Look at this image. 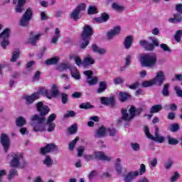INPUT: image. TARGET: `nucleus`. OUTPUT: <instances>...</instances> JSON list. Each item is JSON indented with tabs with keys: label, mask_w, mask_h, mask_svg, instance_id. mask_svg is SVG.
Instances as JSON below:
<instances>
[{
	"label": "nucleus",
	"mask_w": 182,
	"mask_h": 182,
	"mask_svg": "<svg viewBox=\"0 0 182 182\" xmlns=\"http://www.w3.org/2000/svg\"><path fill=\"white\" fill-rule=\"evenodd\" d=\"M43 164L46 166V167H52L53 166V159L50 157V156H46L45 160L43 161Z\"/></svg>",
	"instance_id": "473e14b6"
},
{
	"label": "nucleus",
	"mask_w": 182,
	"mask_h": 182,
	"mask_svg": "<svg viewBox=\"0 0 182 182\" xmlns=\"http://www.w3.org/2000/svg\"><path fill=\"white\" fill-rule=\"evenodd\" d=\"M129 112V114L126 109H122L121 110V119H119V122H122V120H124V122H131L133 120V119H134L133 117V113L134 112V108H130Z\"/></svg>",
	"instance_id": "9b49d317"
},
{
	"label": "nucleus",
	"mask_w": 182,
	"mask_h": 182,
	"mask_svg": "<svg viewBox=\"0 0 182 182\" xmlns=\"http://www.w3.org/2000/svg\"><path fill=\"white\" fill-rule=\"evenodd\" d=\"M92 35H93V28L89 25H85L81 34V41H82V43L80 45L81 49H85L87 47Z\"/></svg>",
	"instance_id": "7ed1b4c3"
},
{
	"label": "nucleus",
	"mask_w": 182,
	"mask_h": 182,
	"mask_svg": "<svg viewBox=\"0 0 182 182\" xmlns=\"http://www.w3.org/2000/svg\"><path fill=\"white\" fill-rule=\"evenodd\" d=\"M180 178V173L176 171L174 173V175L171 178V182H176V180H178Z\"/></svg>",
	"instance_id": "680f3d73"
},
{
	"label": "nucleus",
	"mask_w": 182,
	"mask_h": 182,
	"mask_svg": "<svg viewBox=\"0 0 182 182\" xmlns=\"http://www.w3.org/2000/svg\"><path fill=\"white\" fill-rule=\"evenodd\" d=\"M174 162L171 159H168V161L164 164V167L166 170H170L171 167H173V164Z\"/></svg>",
	"instance_id": "4d7b16f0"
},
{
	"label": "nucleus",
	"mask_w": 182,
	"mask_h": 182,
	"mask_svg": "<svg viewBox=\"0 0 182 182\" xmlns=\"http://www.w3.org/2000/svg\"><path fill=\"white\" fill-rule=\"evenodd\" d=\"M168 22L171 23H180V22H182L181 14L178 13L173 14V18H168Z\"/></svg>",
	"instance_id": "bb28decb"
},
{
	"label": "nucleus",
	"mask_w": 182,
	"mask_h": 182,
	"mask_svg": "<svg viewBox=\"0 0 182 182\" xmlns=\"http://www.w3.org/2000/svg\"><path fill=\"white\" fill-rule=\"evenodd\" d=\"M25 4H26V0H17V5L15 7V12L16 14H22L25 11Z\"/></svg>",
	"instance_id": "aec40b11"
},
{
	"label": "nucleus",
	"mask_w": 182,
	"mask_h": 182,
	"mask_svg": "<svg viewBox=\"0 0 182 182\" xmlns=\"http://www.w3.org/2000/svg\"><path fill=\"white\" fill-rule=\"evenodd\" d=\"M36 107L40 115L33 114L30 118V124L33 127V132H46L45 126H48L47 132L52 133L56 125L53 122H46V118H45L48 112H50V109L47 105H44L43 102H37Z\"/></svg>",
	"instance_id": "f257e3e1"
},
{
	"label": "nucleus",
	"mask_w": 182,
	"mask_h": 182,
	"mask_svg": "<svg viewBox=\"0 0 182 182\" xmlns=\"http://www.w3.org/2000/svg\"><path fill=\"white\" fill-rule=\"evenodd\" d=\"M12 159L10 162V167L13 168H23L25 166H21V161L23 159V154L19 152H14L11 154Z\"/></svg>",
	"instance_id": "39448f33"
},
{
	"label": "nucleus",
	"mask_w": 182,
	"mask_h": 182,
	"mask_svg": "<svg viewBox=\"0 0 182 182\" xmlns=\"http://www.w3.org/2000/svg\"><path fill=\"white\" fill-rule=\"evenodd\" d=\"M56 69L58 72H65L68 69H70V65L69 63H63L60 65L56 67Z\"/></svg>",
	"instance_id": "2f4dec72"
},
{
	"label": "nucleus",
	"mask_w": 182,
	"mask_h": 182,
	"mask_svg": "<svg viewBox=\"0 0 182 182\" xmlns=\"http://www.w3.org/2000/svg\"><path fill=\"white\" fill-rule=\"evenodd\" d=\"M70 18L76 22L78 19H80V13L77 10L74 9L70 14Z\"/></svg>",
	"instance_id": "f704fd0d"
},
{
	"label": "nucleus",
	"mask_w": 182,
	"mask_h": 182,
	"mask_svg": "<svg viewBox=\"0 0 182 182\" xmlns=\"http://www.w3.org/2000/svg\"><path fill=\"white\" fill-rule=\"evenodd\" d=\"M107 133H109V136H116V133H117V132L114 128H112V129L107 128Z\"/></svg>",
	"instance_id": "052dcab7"
},
{
	"label": "nucleus",
	"mask_w": 182,
	"mask_h": 182,
	"mask_svg": "<svg viewBox=\"0 0 182 182\" xmlns=\"http://www.w3.org/2000/svg\"><path fill=\"white\" fill-rule=\"evenodd\" d=\"M39 95H42V96H45L48 99H52L53 97V95H52V92L50 90L45 88V87H41L39 90Z\"/></svg>",
	"instance_id": "393cba45"
},
{
	"label": "nucleus",
	"mask_w": 182,
	"mask_h": 182,
	"mask_svg": "<svg viewBox=\"0 0 182 182\" xmlns=\"http://www.w3.org/2000/svg\"><path fill=\"white\" fill-rule=\"evenodd\" d=\"M0 143L5 153H8V150H9V147H11V139H9V136L6 134H1Z\"/></svg>",
	"instance_id": "9d476101"
},
{
	"label": "nucleus",
	"mask_w": 182,
	"mask_h": 182,
	"mask_svg": "<svg viewBox=\"0 0 182 182\" xmlns=\"http://www.w3.org/2000/svg\"><path fill=\"white\" fill-rule=\"evenodd\" d=\"M68 132L69 134H75V133L77 132V125L76 124H73L68 128Z\"/></svg>",
	"instance_id": "de8ad7c7"
},
{
	"label": "nucleus",
	"mask_w": 182,
	"mask_h": 182,
	"mask_svg": "<svg viewBox=\"0 0 182 182\" xmlns=\"http://www.w3.org/2000/svg\"><path fill=\"white\" fill-rule=\"evenodd\" d=\"M56 119V115L55 114H51L47 119L46 123H53V121Z\"/></svg>",
	"instance_id": "0e129e2a"
},
{
	"label": "nucleus",
	"mask_w": 182,
	"mask_h": 182,
	"mask_svg": "<svg viewBox=\"0 0 182 182\" xmlns=\"http://www.w3.org/2000/svg\"><path fill=\"white\" fill-rule=\"evenodd\" d=\"M26 124V119L23 117H18L16 119V125L17 127H22Z\"/></svg>",
	"instance_id": "7c9ffc66"
},
{
	"label": "nucleus",
	"mask_w": 182,
	"mask_h": 182,
	"mask_svg": "<svg viewBox=\"0 0 182 182\" xmlns=\"http://www.w3.org/2000/svg\"><path fill=\"white\" fill-rule=\"evenodd\" d=\"M107 134V128L105 127H100L95 132V139H99L100 137H105Z\"/></svg>",
	"instance_id": "4be33fe9"
},
{
	"label": "nucleus",
	"mask_w": 182,
	"mask_h": 182,
	"mask_svg": "<svg viewBox=\"0 0 182 182\" xmlns=\"http://www.w3.org/2000/svg\"><path fill=\"white\" fill-rule=\"evenodd\" d=\"M79 141V137L77 136L74 140H73L70 144H69V150H73L75 149V146H76V143Z\"/></svg>",
	"instance_id": "5fc2aeb1"
},
{
	"label": "nucleus",
	"mask_w": 182,
	"mask_h": 182,
	"mask_svg": "<svg viewBox=\"0 0 182 182\" xmlns=\"http://www.w3.org/2000/svg\"><path fill=\"white\" fill-rule=\"evenodd\" d=\"M166 139L168 140V144L171 146H176V144H178V141L174 138H172L170 135H168Z\"/></svg>",
	"instance_id": "37998d69"
},
{
	"label": "nucleus",
	"mask_w": 182,
	"mask_h": 182,
	"mask_svg": "<svg viewBox=\"0 0 182 182\" xmlns=\"http://www.w3.org/2000/svg\"><path fill=\"white\" fill-rule=\"evenodd\" d=\"M122 32V28L119 26H117L107 33V38L108 41H112L114 36L120 35Z\"/></svg>",
	"instance_id": "2eb2a0df"
},
{
	"label": "nucleus",
	"mask_w": 182,
	"mask_h": 182,
	"mask_svg": "<svg viewBox=\"0 0 182 182\" xmlns=\"http://www.w3.org/2000/svg\"><path fill=\"white\" fill-rule=\"evenodd\" d=\"M59 60H60V58L58 56H55L46 60L45 61V64L47 66H50L52 65H58V63H59Z\"/></svg>",
	"instance_id": "a878e982"
},
{
	"label": "nucleus",
	"mask_w": 182,
	"mask_h": 182,
	"mask_svg": "<svg viewBox=\"0 0 182 182\" xmlns=\"http://www.w3.org/2000/svg\"><path fill=\"white\" fill-rule=\"evenodd\" d=\"M101 104L104 106H110V107H114L116 106V100H114V96L111 97H101L100 98Z\"/></svg>",
	"instance_id": "f8f14e48"
},
{
	"label": "nucleus",
	"mask_w": 182,
	"mask_h": 182,
	"mask_svg": "<svg viewBox=\"0 0 182 182\" xmlns=\"http://www.w3.org/2000/svg\"><path fill=\"white\" fill-rule=\"evenodd\" d=\"M175 9H176V12H178V14H180L181 15H182V4H176Z\"/></svg>",
	"instance_id": "338daca9"
},
{
	"label": "nucleus",
	"mask_w": 182,
	"mask_h": 182,
	"mask_svg": "<svg viewBox=\"0 0 182 182\" xmlns=\"http://www.w3.org/2000/svg\"><path fill=\"white\" fill-rule=\"evenodd\" d=\"M95 61L92 55L87 54L85 55L82 60V65L84 68H87L88 66H92V65H95Z\"/></svg>",
	"instance_id": "dca6fc26"
},
{
	"label": "nucleus",
	"mask_w": 182,
	"mask_h": 182,
	"mask_svg": "<svg viewBox=\"0 0 182 182\" xmlns=\"http://www.w3.org/2000/svg\"><path fill=\"white\" fill-rule=\"evenodd\" d=\"M39 97H40L39 92H35L31 95H24L22 97V99L25 100V104L27 106H31V105H32V103H33L35 100H38Z\"/></svg>",
	"instance_id": "ddd939ff"
},
{
	"label": "nucleus",
	"mask_w": 182,
	"mask_h": 182,
	"mask_svg": "<svg viewBox=\"0 0 182 182\" xmlns=\"http://www.w3.org/2000/svg\"><path fill=\"white\" fill-rule=\"evenodd\" d=\"M53 151H59V147L55 144H48L44 147L40 148V154L46 156L48 153H53Z\"/></svg>",
	"instance_id": "6e6552de"
},
{
	"label": "nucleus",
	"mask_w": 182,
	"mask_h": 182,
	"mask_svg": "<svg viewBox=\"0 0 182 182\" xmlns=\"http://www.w3.org/2000/svg\"><path fill=\"white\" fill-rule=\"evenodd\" d=\"M59 96L61 97L63 105H66L69 102V95L65 92H60Z\"/></svg>",
	"instance_id": "79ce46f5"
},
{
	"label": "nucleus",
	"mask_w": 182,
	"mask_h": 182,
	"mask_svg": "<svg viewBox=\"0 0 182 182\" xmlns=\"http://www.w3.org/2000/svg\"><path fill=\"white\" fill-rule=\"evenodd\" d=\"M112 8L114 9V11H116L117 12H123V11H124V6L117 3H113L112 5Z\"/></svg>",
	"instance_id": "ea45409f"
},
{
	"label": "nucleus",
	"mask_w": 182,
	"mask_h": 182,
	"mask_svg": "<svg viewBox=\"0 0 182 182\" xmlns=\"http://www.w3.org/2000/svg\"><path fill=\"white\" fill-rule=\"evenodd\" d=\"M110 19V16L107 13H102L100 17L94 18L95 22L97 23H105Z\"/></svg>",
	"instance_id": "f3484780"
},
{
	"label": "nucleus",
	"mask_w": 182,
	"mask_h": 182,
	"mask_svg": "<svg viewBox=\"0 0 182 182\" xmlns=\"http://www.w3.org/2000/svg\"><path fill=\"white\" fill-rule=\"evenodd\" d=\"M71 75L74 79L79 80L80 79V74L79 73V70L76 68H73L70 69Z\"/></svg>",
	"instance_id": "e433bc0d"
},
{
	"label": "nucleus",
	"mask_w": 182,
	"mask_h": 182,
	"mask_svg": "<svg viewBox=\"0 0 182 182\" xmlns=\"http://www.w3.org/2000/svg\"><path fill=\"white\" fill-rule=\"evenodd\" d=\"M91 49L95 53H98L99 55H105V53L107 52L106 49L97 46L96 44H92Z\"/></svg>",
	"instance_id": "b1692460"
},
{
	"label": "nucleus",
	"mask_w": 182,
	"mask_h": 182,
	"mask_svg": "<svg viewBox=\"0 0 182 182\" xmlns=\"http://www.w3.org/2000/svg\"><path fill=\"white\" fill-rule=\"evenodd\" d=\"M17 176H18V170L15 168H11L9 172L8 179L9 180V181H11V180H12L14 177H16Z\"/></svg>",
	"instance_id": "58836bf2"
},
{
	"label": "nucleus",
	"mask_w": 182,
	"mask_h": 182,
	"mask_svg": "<svg viewBox=\"0 0 182 182\" xmlns=\"http://www.w3.org/2000/svg\"><path fill=\"white\" fill-rule=\"evenodd\" d=\"M93 107H95V106L92 105L90 102H85L80 105V109H85V110L93 109Z\"/></svg>",
	"instance_id": "a18cd8bd"
},
{
	"label": "nucleus",
	"mask_w": 182,
	"mask_h": 182,
	"mask_svg": "<svg viewBox=\"0 0 182 182\" xmlns=\"http://www.w3.org/2000/svg\"><path fill=\"white\" fill-rule=\"evenodd\" d=\"M21 55V50L19 49H16L15 50L13 51L11 58V62H16L18 59H19V56Z\"/></svg>",
	"instance_id": "72a5a7b5"
},
{
	"label": "nucleus",
	"mask_w": 182,
	"mask_h": 182,
	"mask_svg": "<svg viewBox=\"0 0 182 182\" xmlns=\"http://www.w3.org/2000/svg\"><path fill=\"white\" fill-rule=\"evenodd\" d=\"M85 9H86V4H85V3H82L75 9V10L77 11L79 14H80L82 11H85Z\"/></svg>",
	"instance_id": "6e6d98bb"
},
{
	"label": "nucleus",
	"mask_w": 182,
	"mask_h": 182,
	"mask_svg": "<svg viewBox=\"0 0 182 182\" xmlns=\"http://www.w3.org/2000/svg\"><path fill=\"white\" fill-rule=\"evenodd\" d=\"M32 16H33V12L32 11V9L31 7H28L21 16L18 25H20V26H22L23 28H26V26H29V22L32 21Z\"/></svg>",
	"instance_id": "20e7f679"
},
{
	"label": "nucleus",
	"mask_w": 182,
	"mask_h": 182,
	"mask_svg": "<svg viewBox=\"0 0 182 182\" xmlns=\"http://www.w3.org/2000/svg\"><path fill=\"white\" fill-rule=\"evenodd\" d=\"M149 39L152 41V43H149V41L146 40L139 41V45H141L143 48H144L145 50H149L151 52L154 50V46H159V40L156 38L149 37Z\"/></svg>",
	"instance_id": "423d86ee"
},
{
	"label": "nucleus",
	"mask_w": 182,
	"mask_h": 182,
	"mask_svg": "<svg viewBox=\"0 0 182 182\" xmlns=\"http://www.w3.org/2000/svg\"><path fill=\"white\" fill-rule=\"evenodd\" d=\"M9 35H11V29L9 28L4 29L0 33V39H2L1 45L3 49H6V47L9 45Z\"/></svg>",
	"instance_id": "0eeeda50"
},
{
	"label": "nucleus",
	"mask_w": 182,
	"mask_h": 182,
	"mask_svg": "<svg viewBox=\"0 0 182 182\" xmlns=\"http://www.w3.org/2000/svg\"><path fill=\"white\" fill-rule=\"evenodd\" d=\"M132 99V95L127 92H120L119 94V100L120 102H126Z\"/></svg>",
	"instance_id": "c756f323"
},
{
	"label": "nucleus",
	"mask_w": 182,
	"mask_h": 182,
	"mask_svg": "<svg viewBox=\"0 0 182 182\" xmlns=\"http://www.w3.org/2000/svg\"><path fill=\"white\" fill-rule=\"evenodd\" d=\"M94 157L95 159H96L97 160H103L104 161H110V160H112L110 157L106 156L105 153L102 151L95 152Z\"/></svg>",
	"instance_id": "412c9836"
},
{
	"label": "nucleus",
	"mask_w": 182,
	"mask_h": 182,
	"mask_svg": "<svg viewBox=\"0 0 182 182\" xmlns=\"http://www.w3.org/2000/svg\"><path fill=\"white\" fill-rule=\"evenodd\" d=\"M41 36H42V34L35 35L33 32H31L30 37L28 38V43H30L33 46H36V42H38V41L41 39Z\"/></svg>",
	"instance_id": "a211bd4d"
},
{
	"label": "nucleus",
	"mask_w": 182,
	"mask_h": 182,
	"mask_svg": "<svg viewBox=\"0 0 182 182\" xmlns=\"http://www.w3.org/2000/svg\"><path fill=\"white\" fill-rule=\"evenodd\" d=\"M174 90H175V91H176V93L177 96H178V97H181V98H182V90H180V87H174Z\"/></svg>",
	"instance_id": "774afa93"
},
{
	"label": "nucleus",
	"mask_w": 182,
	"mask_h": 182,
	"mask_svg": "<svg viewBox=\"0 0 182 182\" xmlns=\"http://www.w3.org/2000/svg\"><path fill=\"white\" fill-rule=\"evenodd\" d=\"M76 116V112L73 110H68L64 114V119H69V117H75Z\"/></svg>",
	"instance_id": "09e8293b"
},
{
	"label": "nucleus",
	"mask_w": 182,
	"mask_h": 182,
	"mask_svg": "<svg viewBox=\"0 0 182 182\" xmlns=\"http://www.w3.org/2000/svg\"><path fill=\"white\" fill-rule=\"evenodd\" d=\"M180 126L178 125V124H171L169 130L172 132V133H176V132H178Z\"/></svg>",
	"instance_id": "8fccbe9b"
},
{
	"label": "nucleus",
	"mask_w": 182,
	"mask_h": 182,
	"mask_svg": "<svg viewBox=\"0 0 182 182\" xmlns=\"http://www.w3.org/2000/svg\"><path fill=\"white\" fill-rule=\"evenodd\" d=\"M124 82V79L122 77H117L114 80V85H122Z\"/></svg>",
	"instance_id": "e2e57ef3"
},
{
	"label": "nucleus",
	"mask_w": 182,
	"mask_h": 182,
	"mask_svg": "<svg viewBox=\"0 0 182 182\" xmlns=\"http://www.w3.org/2000/svg\"><path fill=\"white\" fill-rule=\"evenodd\" d=\"M50 92L53 97H58V96L60 95V91H59V86L57 84L51 85Z\"/></svg>",
	"instance_id": "cd10ccee"
},
{
	"label": "nucleus",
	"mask_w": 182,
	"mask_h": 182,
	"mask_svg": "<svg viewBox=\"0 0 182 182\" xmlns=\"http://www.w3.org/2000/svg\"><path fill=\"white\" fill-rule=\"evenodd\" d=\"M131 147L134 150V151H139V150H140V144L137 143L132 142Z\"/></svg>",
	"instance_id": "13d9d810"
},
{
	"label": "nucleus",
	"mask_w": 182,
	"mask_h": 182,
	"mask_svg": "<svg viewBox=\"0 0 182 182\" xmlns=\"http://www.w3.org/2000/svg\"><path fill=\"white\" fill-rule=\"evenodd\" d=\"M163 109V105H156L151 107L150 113H159Z\"/></svg>",
	"instance_id": "a19ab883"
},
{
	"label": "nucleus",
	"mask_w": 182,
	"mask_h": 182,
	"mask_svg": "<svg viewBox=\"0 0 182 182\" xmlns=\"http://www.w3.org/2000/svg\"><path fill=\"white\" fill-rule=\"evenodd\" d=\"M132 45H133V36H128L124 38V46L125 49H129L132 48Z\"/></svg>",
	"instance_id": "c85d7f7f"
},
{
	"label": "nucleus",
	"mask_w": 182,
	"mask_h": 182,
	"mask_svg": "<svg viewBox=\"0 0 182 182\" xmlns=\"http://www.w3.org/2000/svg\"><path fill=\"white\" fill-rule=\"evenodd\" d=\"M107 90V82L104 80L99 82V87L96 92L98 95H100V93H103V92H105Z\"/></svg>",
	"instance_id": "5701e85b"
},
{
	"label": "nucleus",
	"mask_w": 182,
	"mask_h": 182,
	"mask_svg": "<svg viewBox=\"0 0 182 182\" xmlns=\"http://www.w3.org/2000/svg\"><path fill=\"white\" fill-rule=\"evenodd\" d=\"M84 75L87 76L86 83H87L89 86H95V85H97L99 78L97 77H93V71L85 70Z\"/></svg>",
	"instance_id": "1a4fd4ad"
},
{
	"label": "nucleus",
	"mask_w": 182,
	"mask_h": 182,
	"mask_svg": "<svg viewBox=\"0 0 182 182\" xmlns=\"http://www.w3.org/2000/svg\"><path fill=\"white\" fill-rule=\"evenodd\" d=\"M139 176V171L129 172L124 176V182H132L136 177Z\"/></svg>",
	"instance_id": "6ab92c4d"
},
{
	"label": "nucleus",
	"mask_w": 182,
	"mask_h": 182,
	"mask_svg": "<svg viewBox=\"0 0 182 182\" xmlns=\"http://www.w3.org/2000/svg\"><path fill=\"white\" fill-rule=\"evenodd\" d=\"M182 30H178L174 36V39L176 42H180L181 41Z\"/></svg>",
	"instance_id": "3c124183"
},
{
	"label": "nucleus",
	"mask_w": 182,
	"mask_h": 182,
	"mask_svg": "<svg viewBox=\"0 0 182 182\" xmlns=\"http://www.w3.org/2000/svg\"><path fill=\"white\" fill-rule=\"evenodd\" d=\"M139 61L142 68L154 69L156 65H157V55L153 53L142 54L139 56Z\"/></svg>",
	"instance_id": "f03ea898"
},
{
	"label": "nucleus",
	"mask_w": 182,
	"mask_h": 182,
	"mask_svg": "<svg viewBox=\"0 0 182 182\" xmlns=\"http://www.w3.org/2000/svg\"><path fill=\"white\" fill-rule=\"evenodd\" d=\"M151 140H154V141H156L157 143H164L166 138H164V136H159L156 137L152 136Z\"/></svg>",
	"instance_id": "864d4df0"
},
{
	"label": "nucleus",
	"mask_w": 182,
	"mask_h": 182,
	"mask_svg": "<svg viewBox=\"0 0 182 182\" xmlns=\"http://www.w3.org/2000/svg\"><path fill=\"white\" fill-rule=\"evenodd\" d=\"M88 15H95V14H98L99 11H97V8L95 6H90L87 10Z\"/></svg>",
	"instance_id": "c03bdc74"
},
{
	"label": "nucleus",
	"mask_w": 182,
	"mask_h": 182,
	"mask_svg": "<svg viewBox=\"0 0 182 182\" xmlns=\"http://www.w3.org/2000/svg\"><path fill=\"white\" fill-rule=\"evenodd\" d=\"M130 109H134V112H133V117H136V116H140L141 112H143V109L141 108H138L136 109V107L132 106L130 107Z\"/></svg>",
	"instance_id": "49530a36"
},
{
	"label": "nucleus",
	"mask_w": 182,
	"mask_h": 182,
	"mask_svg": "<svg viewBox=\"0 0 182 182\" xmlns=\"http://www.w3.org/2000/svg\"><path fill=\"white\" fill-rule=\"evenodd\" d=\"M59 38H60V31L56 28L55 30V35L51 40L52 43H58Z\"/></svg>",
	"instance_id": "c9c22d12"
},
{
	"label": "nucleus",
	"mask_w": 182,
	"mask_h": 182,
	"mask_svg": "<svg viewBox=\"0 0 182 182\" xmlns=\"http://www.w3.org/2000/svg\"><path fill=\"white\" fill-rule=\"evenodd\" d=\"M142 87H150L151 86H154V82L152 80L144 81L141 84Z\"/></svg>",
	"instance_id": "603ef678"
},
{
	"label": "nucleus",
	"mask_w": 182,
	"mask_h": 182,
	"mask_svg": "<svg viewBox=\"0 0 182 182\" xmlns=\"http://www.w3.org/2000/svg\"><path fill=\"white\" fill-rule=\"evenodd\" d=\"M169 88H170V84H165L164 85V87L162 90V95L165 97H168V96H170V90H168Z\"/></svg>",
	"instance_id": "4c0bfd02"
},
{
	"label": "nucleus",
	"mask_w": 182,
	"mask_h": 182,
	"mask_svg": "<svg viewBox=\"0 0 182 182\" xmlns=\"http://www.w3.org/2000/svg\"><path fill=\"white\" fill-rule=\"evenodd\" d=\"M84 159L86 161H92V160H95V154H85Z\"/></svg>",
	"instance_id": "bf43d9fd"
},
{
	"label": "nucleus",
	"mask_w": 182,
	"mask_h": 182,
	"mask_svg": "<svg viewBox=\"0 0 182 182\" xmlns=\"http://www.w3.org/2000/svg\"><path fill=\"white\" fill-rule=\"evenodd\" d=\"M164 52H171V49L166 44L162 43L160 45Z\"/></svg>",
	"instance_id": "69168bd1"
},
{
	"label": "nucleus",
	"mask_w": 182,
	"mask_h": 182,
	"mask_svg": "<svg viewBox=\"0 0 182 182\" xmlns=\"http://www.w3.org/2000/svg\"><path fill=\"white\" fill-rule=\"evenodd\" d=\"M165 80L166 76L164 75V73L163 71H159L156 73V77L152 80L154 85H156V86H161Z\"/></svg>",
	"instance_id": "4468645a"
}]
</instances>
